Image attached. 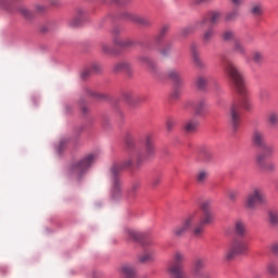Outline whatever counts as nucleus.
<instances>
[{
    "label": "nucleus",
    "instance_id": "1",
    "mask_svg": "<svg viewBox=\"0 0 278 278\" xmlns=\"http://www.w3.org/2000/svg\"><path fill=\"white\" fill-rule=\"evenodd\" d=\"M224 66L229 81L235 86V90H237L238 94L241 96V105L243 110H247L248 112L253 110V104L249 99V90H247V85L244 83V76L240 70H238V66L231 61H226Z\"/></svg>",
    "mask_w": 278,
    "mask_h": 278
},
{
    "label": "nucleus",
    "instance_id": "2",
    "mask_svg": "<svg viewBox=\"0 0 278 278\" xmlns=\"http://www.w3.org/2000/svg\"><path fill=\"white\" fill-rule=\"evenodd\" d=\"M142 164V155L138 153H132L129 155L128 159H125L124 161L119 163H114L111 168V175H112V198L118 199L121 197V192L123 190L121 178L118 177V174L122 170H125L126 168H131V166H140Z\"/></svg>",
    "mask_w": 278,
    "mask_h": 278
},
{
    "label": "nucleus",
    "instance_id": "3",
    "mask_svg": "<svg viewBox=\"0 0 278 278\" xmlns=\"http://www.w3.org/2000/svg\"><path fill=\"white\" fill-rule=\"evenodd\" d=\"M200 210H202L203 215L201 212L194 211L189 214H197L198 216V226L193 230L194 238H201L203 236V231H205V225H212L214 223V213H212V200H205L201 203Z\"/></svg>",
    "mask_w": 278,
    "mask_h": 278
},
{
    "label": "nucleus",
    "instance_id": "4",
    "mask_svg": "<svg viewBox=\"0 0 278 278\" xmlns=\"http://www.w3.org/2000/svg\"><path fill=\"white\" fill-rule=\"evenodd\" d=\"M198 220L199 215H197V213H189L181 224L172 229L173 238H184L188 231H192V235L194 236V228L199 225Z\"/></svg>",
    "mask_w": 278,
    "mask_h": 278
},
{
    "label": "nucleus",
    "instance_id": "5",
    "mask_svg": "<svg viewBox=\"0 0 278 278\" xmlns=\"http://www.w3.org/2000/svg\"><path fill=\"white\" fill-rule=\"evenodd\" d=\"M186 262V254L180 251H176L173 254V261L167 266V273L169 278H188L186 271H184V263Z\"/></svg>",
    "mask_w": 278,
    "mask_h": 278
},
{
    "label": "nucleus",
    "instance_id": "6",
    "mask_svg": "<svg viewBox=\"0 0 278 278\" xmlns=\"http://www.w3.org/2000/svg\"><path fill=\"white\" fill-rule=\"evenodd\" d=\"M247 251H249V241L242 238L235 239L228 244L225 251V260L231 262L236 260L238 255H244Z\"/></svg>",
    "mask_w": 278,
    "mask_h": 278
},
{
    "label": "nucleus",
    "instance_id": "7",
    "mask_svg": "<svg viewBox=\"0 0 278 278\" xmlns=\"http://www.w3.org/2000/svg\"><path fill=\"white\" fill-rule=\"evenodd\" d=\"M266 203H268L266 192L260 187L252 188L245 198V207L248 210H256L257 205H266Z\"/></svg>",
    "mask_w": 278,
    "mask_h": 278
},
{
    "label": "nucleus",
    "instance_id": "8",
    "mask_svg": "<svg viewBox=\"0 0 278 278\" xmlns=\"http://www.w3.org/2000/svg\"><path fill=\"white\" fill-rule=\"evenodd\" d=\"M97 160V155L89 154L78 163H75L71 166V170L73 175H76L77 177H81L85 173L88 172V168L94 164V161Z\"/></svg>",
    "mask_w": 278,
    "mask_h": 278
},
{
    "label": "nucleus",
    "instance_id": "9",
    "mask_svg": "<svg viewBox=\"0 0 278 278\" xmlns=\"http://www.w3.org/2000/svg\"><path fill=\"white\" fill-rule=\"evenodd\" d=\"M222 16L223 13H220L219 11L208 12L206 16L202 17L200 21L195 23V27L201 29L207 25L208 21L210 23H212V25H216V23L220 21Z\"/></svg>",
    "mask_w": 278,
    "mask_h": 278
},
{
    "label": "nucleus",
    "instance_id": "10",
    "mask_svg": "<svg viewBox=\"0 0 278 278\" xmlns=\"http://www.w3.org/2000/svg\"><path fill=\"white\" fill-rule=\"evenodd\" d=\"M261 149L263 150V152L256 155V164L258 166H264L266 157H273V155L275 154V147L265 143Z\"/></svg>",
    "mask_w": 278,
    "mask_h": 278
},
{
    "label": "nucleus",
    "instance_id": "11",
    "mask_svg": "<svg viewBox=\"0 0 278 278\" xmlns=\"http://www.w3.org/2000/svg\"><path fill=\"white\" fill-rule=\"evenodd\" d=\"M230 125L233 131L240 127V106L233 103L230 108Z\"/></svg>",
    "mask_w": 278,
    "mask_h": 278
},
{
    "label": "nucleus",
    "instance_id": "12",
    "mask_svg": "<svg viewBox=\"0 0 278 278\" xmlns=\"http://www.w3.org/2000/svg\"><path fill=\"white\" fill-rule=\"evenodd\" d=\"M113 45L119 47L121 49H134L138 42L134 39H123L121 37L113 38Z\"/></svg>",
    "mask_w": 278,
    "mask_h": 278
},
{
    "label": "nucleus",
    "instance_id": "13",
    "mask_svg": "<svg viewBox=\"0 0 278 278\" xmlns=\"http://www.w3.org/2000/svg\"><path fill=\"white\" fill-rule=\"evenodd\" d=\"M252 142L254 147H257L258 149L263 148L266 144V137L264 135V131L255 129L252 132Z\"/></svg>",
    "mask_w": 278,
    "mask_h": 278
},
{
    "label": "nucleus",
    "instance_id": "14",
    "mask_svg": "<svg viewBox=\"0 0 278 278\" xmlns=\"http://www.w3.org/2000/svg\"><path fill=\"white\" fill-rule=\"evenodd\" d=\"M207 265V260L205 257H197L193 261V269L192 275L193 277H197L198 275H201L203 271V268Z\"/></svg>",
    "mask_w": 278,
    "mask_h": 278
},
{
    "label": "nucleus",
    "instance_id": "15",
    "mask_svg": "<svg viewBox=\"0 0 278 278\" xmlns=\"http://www.w3.org/2000/svg\"><path fill=\"white\" fill-rule=\"evenodd\" d=\"M139 62L143 66H147L150 73H152L153 75H157V64L151 58L144 55L139 56Z\"/></svg>",
    "mask_w": 278,
    "mask_h": 278
},
{
    "label": "nucleus",
    "instance_id": "16",
    "mask_svg": "<svg viewBox=\"0 0 278 278\" xmlns=\"http://www.w3.org/2000/svg\"><path fill=\"white\" fill-rule=\"evenodd\" d=\"M146 157H153L155 155V144L153 143L152 135H147L144 139Z\"/></svg>",
    "mask_w": 278,
    "mask_h": 278
},
{
    "label": "nucleus",
    "instance_id": "17",
    "mask_svg": "<svg viewBox=\"0 0 278 278\" xmlns=\"http://www.w3.org/2000/svg\"><path fill=\"white\" fill-rule=\"evenodd\" d=\"M128 20L135 23L136 25H140V27H151V20L136 15V14H128Z\"/></svg>",
    "mask_w": 278,
    "mask_h": 278
},
{
    "label": "nucleus",
    "instance_id": "18",
    "mask_svg": "<svg viewBox=\"0 0 278 278\" xmlns=\"http://www.w3.org/2000/svg\"><path fill=\"white\" fill-rule=\"evenodd\" d=\"M155 257H156L155 250H147L144 253H142L139 256L138 262L140 264H151V262H153Z\"/></svg>",
    "mask_w": 278,
    "mask_h": 278
},
{
    "label": "nucleus",
    "instance_id": "19",
    "mask_svg": "<svg viewBox=\"0 0 278 278\" xmlns=\"http://www.w3.org/2000/svg\"><path fill=\"white\" fill-rule=\"evenodd\" d=\"M191 53L194 66L200 70L206 68L207 65L205 64V62H203V60H201V56L199 55V51H197V48L192 47Z\"/></svg>",
    "mask_w": 278,
    "mask_h": 278
},
{
    "label": "nucleus",
    "instance_id": "20",
    "mask_svg": "<svg viewBox=\"0 0 278 278\" xmlns=\"http://www.w3.org/2000/svg\"><path fill=\"white\" fill-rule=\"evenodd\" d=\"M113 71L115 73H123V72L124 73H130L131 72V64L127 61L118 62L113 66Z\"/></svg>",
    "mask_w": 278,
    "mask_h": 278
},
{
    "label": "nucleus",
    "instance_id": "21",
    "mask_svg": "<svg viewBox=\"0 0 278 278\" xmlns=\"http://www.w3.org/2000/svg\"><path fill=\"white\" fill-rule=\"evenodd\" d=\"M167 77H169V79H172L176 86H181V84H184V80L181 79V73H179L177 70H169L167 72Z\"/></svg>",
    "mask_w": 278,
    "mask_h": 278
},
{
    "label": "nucleus",
    "instance_id": "22",
    "mask_svg": "<svg viewBox=\"0 0 278 278\" xmlns=\"http://www.w3.org/2000/svg\"><path fill=\"white\" fill-rule=\"evenodd\" d=\"M125 237L130 242H138V240H140V233L131 228L125 229Z\"/></svg>",
    "mask_w": 278,
    "mask_h": 278
},
{
    "label": "nucleus",
    "instance_id": "23",
    "mask_svg": "<svg viewBox=\"0 0 278 278\" xmlns=\"http://www.w3.org/2000/svg\"><path fill=\"white\" fill-rule=\"evenodd\" d=\"M267 124L273 129H277V127H278V113L277 112L271 111V112L268 113V115H267Z\"/></svg>",
    "mask_w": 278,
    "mask_h": 278
},
{
    "label": "nucleus",
    "instance_id": "24",
    "mask_svg": "<svg viewBox=\"0 0 278 278\" xmlns=\"http://www.w3.org/2000/svg\"><path fill=\"white\" fill-rule=\"evenodd\" d=\"M122 274L125 278H134L136 277V269L129 264H124L122 265Z\"/></svg>",
    "mask_w": 278,
    "mask_h": 278
},
{
    "label": "nucleus",
    "instance_id": "25",
    "mask_svg": "<svg viewBox=\"0 0 278 278\" xmlns=\"http://www.w3.org/2000/svg\"><path fill=\"white\" fill-rule=\"evenodd\" d=\"M235 231L237 236H240V238H242L247 233V224H244V222L242 220H237L235 223Z\"/></svg>",
    "mask_w": 278,
    "mask_h": 278
},
{
    "label": "nucleus",
    "instance_id": "26",
    "mask_svg": "<svg viewBox=\"0 0 278 278\" xmlns=\"http://www.w3.org/2000/svg\"><path fill=\"white\" fill-rule=\"evenodd\" d=\"M252 62H254V64L257 66H262V64H264V52L254 50L252 52Z\"/></svg>",
    "mask_w": 278,
    "mask_h": 278
},
{
    "label": "nucleus",
    "instance_id": "27",
    "mask_svg": "<svg viewBox=\"0 0 278 278\" xmlns=\"http://www.w3.org/2000/svg\"><path fill=\"white\" fill-rule=\"evenodd\" d=\"M232 50L239 55H247V48H244V45H242V41H240L239 39L233 41Z\"/></svg>",
    "mask_w": 278,
    "mask_h": 278
},
{
    "label": "nucleus",
    "instance_id": "28",
    "mask_svg": "<svg viewBox=\"0 0 278 278\" xmlns=\"http://www.w3.org/2000/svg\"><path fill=\"white\" fill-rule=\"evenodd\" d=\"M198 128H199V121L197 119L188 121L185 124V131H187V134H194V131H197Z\"/></svg>",
    "mask_w": 278,
    "mask_h": 278
},
{
    "label": "nucleus",
    "instance_id": "29",
    "mask_svg": "<svg viewBox=\"0 0 278 278\" xmlns=\"http://www.w3.org/2000/svg\"><path fill=\"white\" fill-rule=\"evenodd\" d=\"M208 81L210 79L207 78V76H198L195 78V86L198 90H205V88H207Z\"/></svg>",
    "mask_w": 278,
    "mask_h": 278
},
{
    "label": "nucleus",
    "instance_id": "30",
    "mask_svg": "<svg viewBox=\"0 0 278 278\" xmlns=\"http://www.w3.org/2000/svg\"><path fill=\"white\" fill-rule=\"evenodd\" d=\"M92 73H101V65L99 64H93L89 68L85 70L81 73L83 79H86L89 75H92Z\"/></svg>",
    "mask_w": 278,
    "mask_h": 278
},
{
    "label": "nucleus",
    "instance_id": "31",
    "mask_svg": "<svg viewBox=\"0 0 278 278\" xmlns=\"http://www.w3.org/2000/svg\"><path fill=\"white\" fill-rule=\"evenodd\" d=\"M250 12L253 16H262L264 14V5L262 3H253Z\"/></svg>",
    "mask_w": 278,
    "mask_h": 278
},
{
    "label": "nucleus",
    "instance_id": "32",
    "mask_svg": "<svg viewBox=\"0 0 278 278\" xmlns=\"http://www.w3.org/2000/svg\"><path fill=\"white\" fill-rule=\"evenodd\" d=\"M208 177H210V172L205 169H201L197 173L195 180L198 184H205Z\"/></svg>",
    "mask_w": 278,
    "mask_h": 278
},
{
    "label": "nucleus",
    "instance_id": "33",
    "mask_svg": "<svg viewBox=\"0 0 278 278\" xmlns=\"http://www.w3.org/2000/svg\"><path fill=\"white\" fill-rule=\"evenodd\" d=\"M222 38L223 40H225V42H231V40L233 42H236V40H238L236 38V33L231 29H228V30H225L223 34H222Z\"/></svg>",
    "mask_w": 278,
    "mask_h": 278
},
{
    "label": "nucleus",
    "instance_id": "34",
    "mask_svg": "<svg viewBox=\"0 0 278 278\" xmlns=\"http://www.w3.org/2000/svg\"><path fill=\"white\" fill-rule=\"evenodd\" d=\"M268 218L271 227H278V211L276 210L269 211Z\"/></svg>",
    "mask_w": 278,
    "mask_h": 278
},
{
    "label": "nucleus",
    "instance_id": "35",
    "mask_svg": "<svg viewBox=\"0 0 278 278\" xmlns=\"http://www.w3.org/2000/svg\"><path fill=\"white\" fill-rule=\"evenodd\" d=\"M214 38V29L213 28H208L202 37V40L205 45H210V42H212V39Z\"/></svg>",
    "mask_w": 278,
    "mask_h": 278
},
{
    "label": "nucleus",
    "instance_id": "36",
    "mask_svg": "<svg viewBox=\"0 0 278 278\" xmlns=\"http://www.w3.org/2000/svg\"><path fill=\"white\" fill-rule=\"evenodd\" d=\"M205 109V101L201 100L199 101L194 106V112L197 116H201L203 114V110Z\"/></svg>",
    "mask_w": 278,
    "mask_h": 278
},
{
    "label": "nucleus",
    "instance_id": "37",
    "mask_svg": "<svg viewBox=\"0 0 278 278\" xmlns=\"http://www.w3.org/2000/svg\"><path fill=\"white\" fill-rule=\"evenodd\" d=\"M267 273L269 274V275H278V265H277V263H275V262H269L268 264H267Z\"/></svg>",
    "mask_w": 278,
    "mask_h": 278
},
{
    "label": "nucleus",
    "instance_id": "38",
    "mask_svg": "<svg viewBox=\"0 0 278 278\" xmlns=\"http://www.w3.org/2000/svg\"><path fill=\"white\" fill-rule=\"evenodd\" d=\"M239 16L238 10H233L231 12H228L225 16L226 21H236Z\"/></svg>",
    "mask_w": 278,
    "mask_h": 278
},
{
    "label": "nucleus",
    "instance_id": "39",
    "mask_svg": "<svg viewBox=\"0 0 278 278\" xmlns=\"http://www.w3.org/2000/svg\"><path fill=\"white\" fill-rule=\"evenodd\" d=\"M135 147H136V141H134V138L131 137L126 138V149L131 151V149H135Z\"/></svg>",
    "mask_w": 278,
    "mask_h": 278
},
{
    "label": "nucleus",
    "instance_id": "40",
    "mask_svg": "<svg viewBox=\"0 0 278 278\" xmlns=\"http://www.w3.org/2000/svg\"><path fill=\"white\" fill-rule=\"evenodd\" d=\"M102 51L103 53H108V54L114 53V49H112V46L108 43L102 45Z\"/></svg>",
    "mask_w": 278,
    "mask_h": 278
},
{
    "label": "nucleus",
    "instance_id": "41",
    "mask_svg": "<svg viewBox=\"0 0 278 278\" xmlns=\"http://www.w3.org/2000/svg\"><path fill=\"white\" fill-rule=\"evenodd\" d=\"M123 97H124L125 101H127L128 103H134L135 96L131 92H129V91L124 92Z\"/></svg>",
    "mask_w": 278,
    "mask_h": 278
},
{
    "label": "nucleus",
    "instance_id": "42",
    "mask_svg": "<svg viewBox=\"0 0 278 278\" xmlns=\"http://www.w3.org/2000/svg\"><path fill=\"white\" fill-rule=\"evenodd\" d=\"M228 198H229V201H236V199H238V191L236 190L228 191Z\"/></svg>",
    "mask_w": 278,
    "mask_h": 278
},
{
    "label": "nucleus",
    "instance_id": "43",
    "mask_svg": "<svg viewBox=\"0 0 278 278\" xmlns=\"http://www.w3.org/2000/svg\"><path fill=\"white\" fill-rule=\"evenodd\" d=\"M174 128H175L174 119H167V122H166V130L167 131H173Z\"/></svg>",
    "mask_w": 278,
    "mask_h": 278
},
{
    "label": "nucleus",
    "instance_id": "44",
    "mask_svg": "<svg viewBox=\"0 0 278 278\" xmlns=\"http://www.w3.org/2000/svg\"><path fill=\"white\" fill-rule=\"evenodd\" d=\"M264 164L266 170H275V168H277V165L275 163H266L264 161Z\"/></svg>",
    "mask_w": 278,
    "mask_h": 278
},
{
    "label": "nucleus",
    "instance_id": "45",
    "mask_svg": "<svg viewBox=\"0 0 278 278\" xmlns=\"http://www.w3.org/2000/svg\"><path fill=\"white\" fill-rule=\"evenodd\" d=\"M118 34H121V28H118V27H115V28H113V29L111 30V35H112L113 40H114L115 38H118Z\"/></svg>",
    "mask_w": 278,
    "mask_h": 278
},
{
    "label": "nucleus",
    "instance_id": "46",
    "mask_svg": "<svg viewBox=\"0 0 278 278\" xmlns=\"http://www.w3.org/2000/svg\"><path fill=\"white\" fill-rule=\"evenodd\" d=\"M193 278H212V274L202 271V274H198V276H193Z\"/></svg>",
    "mask_w": 278,
    "mask_h": 278
},
{
    "label": "nucleus",
    "instance_id": "47",
    "mask_svg": "<svg viewBox=\"0 0 278 278\" xmlns=\"http://www.w3.org/2000/svg\"><path fill=\"white\" fill-rule=\"evenodd\" d=\"M10 2L8 0H0V10H8Z\"/></svg>",
    "mask_w": 278,
    "mask_h": 278
},
{
    "label": "nucleus",
    "instance_id": "48",
    "mask_svg": "<svg viewBox=\"0 0 278 278\" xmlns=\"http://www.w3.org/2000/svg\"><path fill=\"white\" fill-rule=\"evenodd\" d=\"M179 97H181V91L179 88H176L172 93V99H179Z\"/></svg>",
    "mask_w": 278,
    "mask_h": 278
},
{
    "label": "nucleus",
    "instance_id": "49",
    "mask_svg": "<svg viewBox=\"0 0 278 278\" xmlns=\"http://www.w3.org/2000/svg\"><path fill=\"white\" fill-rule=\"evenodd\" d=\"M67 143H68V139H62L59 143L58 150L62 151V149H64V147H66Z\"/></svg>",
    "mask_w": 278,
    "mask_h": 278
},
{
    "label": "nucleus",
    "instance_id": "50",
    "mask_svg": "<svg viewBox=\"0 0 278 278\" xmlns=\"http://www.w3.org/2000/svg\"><path fill=\"white\" fill-rule=\"evenodd\" d=\"M236 8H240V5H244V0H230Z\"/></svg>",
    "mask_w": 278,
    "mask_h": 278
},
{
    "label": "nucleus",
    "instance_id": "51",
    "mask_svg": "<svg viewBox=\"0 0 278 278\" xmlns=\"http://www.w3.org/2000/svg\"><path fill=\"white\" fill-rule=\"evenodd\" d=\"M212 0H193L194 5H204V3H210Z\"/></svg>",
    "mask_w": 278,
    "mask_h": 278
},
{
    "label": "nucleus",
    "instance_id": "52",
    "mask_svg": "<svg viewBox=\"0 0 278 278\" xmlns=\"http://www.w3.org/2000/svg\"><path fill=\"white\" fill-rule=\"evenodd\" d=\"M20 12L21 14H23V16H26V18H29L31 16V13H29V10L27 9H21Z\"/></svg>",
    "mask_w": 278,
    "mask_h": 278
},
{
    "label": "nucleus",
    "instance_id": "53",
    "mask_svg": "<svg viewBox=\"0 0 278 278\" xmlns=\"http://www.w3.org/2000/svg\"><path fill=\"white\" fill-rule=\"evenodd\" d=\"M270 249H271V251H273L276 255H278V242L273 243V244L270 245Z\"/></svg>",
    "mask_w": 278,
    "mask_h": 278
},
{
    "label": "nucleus",
    "instance_id": "54",
    "mask_svg": "<svg viewBox=\"0 0 278 278\" xmlns=\"http://www.w3.org/2000/svg\"><path fill=\"white\" fill-rule=\"evenodd\" d=\"M71 25H72V27H77V25H79V18L76 17V18L72 20Z\"/></svg>",
    "mask_w": 278,
    "mask_h": 278
},
{
    "label": "nucleus",
    "instance_id": "55",
    "mask_svg": "<svg viewBox=\"0 0 278 278\" xmlns=\"http://www.w3.org/2000/svg\"><path fill=\"white\" fill-rule=\"evenodd\" d=\"M96 97H97V99H99L100 101H103V99H108V96L102 94V93H97Z\"/></svg>",
    "mask_w": 278,
    "mask_h": 278
},
{
    "label": "nucleus",
    "instance_id": "56",
    "mask_svg": "<svg viewBox=\"0 0 278 278\" xmlns=\"http://www.w3.org/2000/svg\"><path fill=\"white\" fill-rule=\"evenodd\" d=\"M138 188H140V186L138 184L132 185L131 192H136V190H138Z\"/></svg>",
    "mask_w": 278,
    "mask_h": 278
},
{
    "label": "nucleus",
    "instance_id": "57",
    "mask_svg": "<svg viewBox=\"0 0 278 278\" xmlns=\"http://www.w3.org/2000/svg\"><path fill=\"white\" fill-rule=\"evenodd\" d=\"M81 112H83V114H88V106L83 105L81 106Z\"/></svg>",
    "mask_w": 278,
    "mask_h": 278
},
{
    "label": "nucleus",
    "instance_id": "58",
    "mask_svg": "<svg viewBox=\"0 0 278 278\" xmlns=\"http://www.w3.org/2000/svg\"><path fill=\"white\" fill-rule=\"evenodd\" d=\"M165 31H168V26H164L161 30V34H165Z\"/></svg>",
    "mask_w": 278,
    "mask_h": 278
},
{
    "label": "nucleus",
    "instance_id": "59",
    "mask_svg": "<svg viewBox=\"0 0 278 278\" xmlns=\"http://www.w3.org/2000/svg\"><path fill=\"white\" fill-rule=\"evenodd\" d=\"M264 94H266V91L261 92V99H264Z\"/></svg>",
    "mask_w": 278,
    "mask_h": 278
},
{
    "label": "nucleus",
    "instance_id": "60",
    "mask_svg": "<svg viewBox=\"0 0 278 278\" xmlns=\"http://www.w3.org/2000/svg\"><path fill=\"white\" fill-rule=\"evenodd\" d=\"M162 54H163V55H166V51H162Z\"/></svg>",
    "mask_w": 278,
    "mask_h": 278
},
{
    "label": "nucleus",
    "instance_id": "61",
    "mask_svg": "<svg viewBox=\"0 0 278 278\" xmlns=\"http://www.w3.org/2000/svg\"><path fill=\"white\" fill-rule=\"evenodd\" d=\"M154 185L157 184V180L153 182Z\"/></svg>",
    "mask_w": 278,
    "mask_h": 278
},
{
    "label": "nucleus",
    "instance_id": "62",
    "mask_svg": "<svg viewBox=\"0 0 278 278\" xmlns=\"http://www.w3.org/2000/svg\"><path fill=\"white\" fill-rule=\"evenodd\" d=\"M114 1H118V0H114Z\"/></svg>",
    "mask_w": 278,
    "mask_h": 278
}]
</instances>
